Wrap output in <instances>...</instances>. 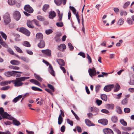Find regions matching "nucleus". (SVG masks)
Wrapping results in <instances>:
<instances>
[{
  "mask_svg": "<svg viewBox=\"0 0 134 134\" xmlns=\"http://www.w3.org/2000/svg\"><path fill=\"white\" fill-rule=\"evenodd\" d=\"M23 81L21 77L16 78L15 80H12V82L14 84V86L16 87L21 86H23L24 83L22 82Z\"/></svg>",
  "mask_w": 134,
  "mask_h": 134,
  "instance_id": "nucleus-1",
  "label": "nucleus"
},
{
  "mask_svg": "<svg viewBox=\"0 0 134 134\" xmlns=\"http://www.w3.org/2000/svg\"><path fill=\"white\" fill-rule=\"evenodd\" d=\"M90 110L92 113H89L87 114L89 117H91L93 116L98 114L99 110L96 108L94 107H91Z\"/></svg>",
  "mask_w": 134,
  "mask_h": 134,
  "instance_id": "nucleus-2",
  "label": "nucleus"
},
{
  "mask_svg": "<svg viewBox=\"0 0 134 134\" xmlns=\"http://www.w3.org/2000/svg\"><path fill=\"white\" fill-rule=\"evenodd\" d=\"M3 19L5 25H7L11 21L9 14L8 13H6L3 16Z\"/></svg>",
  "mask_w": 134,
  "mask_h": 134,
  "instance_id": "nucleus-3",
  "label": "nucleus"
},
{
  "mask_svg": "<svg viewBox=\"0 0 134 134\" xmlns=\"http://www.w3.org/2000/svg\"><path fill=\"white\" fill-rule=\"evenodd\" d=\"M0 117H13L11 115L7 112H4V110L2 107H0Z\"/></svg>",
  "mask_w": 134,
  "mask_h": 134,
  "instance_id": "nucleus-4",
  "label": "nucleus"
},
{
  "mask_svg": "<svg viewBox=\"0 0 134 134\" xmlns=\"http://www.w3.org/2000/svg\"><path fill=\"white\" fill-rule=\"evenodd\" d=\"M15 73H22V72L20 71H9L7 72H6L5 73V75L7 77H10L11 76H15Z\"/></svg>",
  "mask_w": 134,
  "mask_h": 134,
  "instance_id": "nucleus-5",
  "label": "nucleus"
},
{
  "mask_svg": "<svg viewBox=\"0 0 134 134\" xmlns=\"http://www.w3.org/2000/svg\"><path fill=\"white\" fill-rule=\"evenodd\" d=\"M19 31L25 34L27 36H29L30 35V32L24 27H21L20 28Z\"/></svg>",
  "mask_w": 134,
  "mask_h": 134,
  "instance_id": "nucleus-6",
  "label": "nucleus"
},
{
  "mask_svg": "<svg viewBox=\"0 0 134 134\" xmlns=\"http://www.w3.org/2000/svg\"><path fill=\"white\" fill-rule=\"evenodd\" d=\"M88 72L90 76L92 77L93 76H95L96 74V71L95 68H90L88 70Z\"/></svg>",
  "mask_w": 134,
  "mask_h": 134,
  "instance_id": "nucleus-7",
  "label": "nucleus"
},
{
  "mask_svg": "<svg viewBox=\"0 0 134 134\" xmlns=\"http://www.w3.org/2000/svg\"><path fill=\"white\" fill-rule=\"evenodd\" d=\"M13 16L15 19L16 21H18L20 18L21 14L18 11H15L13 14Z\"/></svg>",
  "mask_w": 134,
  "mask_h": 134,
  "instance_id": "nucleus-8",
  "label": "nucleus"
},
{
  "mask_svg": "<svg viewBox=\"0 0 134 134\" xmlns=\"http://www.w3.org/2000/svg\"><path fill=\"white\" fill-rule=\"evenodd\" d=\"M24 9L26 12L31 13H32L34 11L32 8L28 4L25 5Z\"/></svg>",
  "mask_w": 134,
  "mask_h": 134,
  "instance_id": "nucleus-9",
  "label": "nucleus"
},
{
  "mask_svg": "<svg viewBox=\"0 0 134 134\" xmlns=\"http://www.w3.org/2000/svg\"><path fill=\"white\" fill-rule=\"evenodd\" d=\"M113 85H110L105 86L104 90L105 92H108L111 90L114 87Z\"/></svg>",
  "mask_w": 134,
  "mask_h": 134,
  "instance_id": "nucleus-10",
  "label": "nucleus"
},
{
  "mask_svg": "<svg viewBox=\"0 0 134 134\" xmlns=\"http://www.w3.org/2000/svg\"><path fill=\"white\" fill-rule=\"evenodd\" d=\"M42 52L49 57L51 56V51L49 49L42 50H41Z\"/></svg>",
  "mask_w": 134,
  "mask_h": 134,
  "instance_id": "nucleus-11",
  "label": "nucleus"
},
{
  "mask_svg": "<svg viewBox=\"0 0 134 134\" xmlns=\"http://www.w3.org/2000/svg\"><path fill=\"white\" fill-rule=\"evenodd\" d=\"M66 0H54V2L55 4L58 6L60 5L62 3V2L63 5L65 4Z\"/></svg>",
  "mask_w": 134,
  "mask_h": 134,
  "instance_id": "nucleus-12",
  "label": "nucleus"
},
{
  "mask_svg": "<svg viewBox=\"0 0 134 134\" xmlns=\"http://www.w3.org/2000/svg\"><path fill=\"white\" fill-rule=\"evenodd\" d=\"M9 119L13 120V123L14 125L18 126L20 125V122L15 119L14 118H8Z\"/></svg>",
  "mask_w": 134,
  "mask_h": 134,
  "instance_id": "nucleus-13",
  "label": "nucleus"
},
{
  "mask_svg": "<svg viewBox=\"0 0 134 134\" xmlns=\"http://www.w3.org/2000/svg\"><path fill=\"white\" fill-rule=\"evenodd\" d=\"M98 121L99 123H100L104 125H107L108 123V121L105 119H102L99 120Z\"/></svg>",
  "mask_w": 134,
  "mask_h": 134,
  "instance_id": "nucleus-14",
  "label": "nucleus"
},
{
  "mask_svg": "<svg viewBox=\"0 0 134 134\" xmlns=\"http://www.w3.org/2000/svg\"><path fill=\"white\" fill-rule=\"evenodd\" d=\"M56 16V13L54 11H50L49 13V18L51 19H53Z\"/></svg>",
  "mask_w": 134,
  "mask_h": 134,
  "instance_id": "nucleus-15",
  "label": "nucleus"
},
{
  "mask_svg": "<svg viewBox=\"0 0 134 134\" xmlns=\"http://www.w3.org/2000/svg\"><path fill=\"white\" fill-rule=\"evenodd\" d=\"M38 46L40 48H44L45 46V43L44 41L40 40V42L38 44Z\"/></svg>",
  "mask_w": 134,
  "mask_h": 134,
  "instance_id": "nucleus-16",
  "label": "nucleus"
},
{
  "mask_svg": "<svg viewBox=\"0 0 134 134\" xmlns=\"http://www.w3.org/2000/svg\"><path fill=\"white\" fill-rule=\"evenodd\" d=\"M105 134H114L112 130L109 129H106L103 130Z\"/></svg>",
  "mask_w": 134,
  "mask_h": 134,
  "instance_id": "nucleus-17",
  "label": "nucleus"
},
{
  "mask_svg": "<svg viewBox=\"0 0 134 134\" xmlns=\"http://www.w3.org/2000/svg\"><path fill=\"white\" fill-rule=\"evenodd\" d=\"M66 47L65 44H61L58 46V49L59 50L63 51L64 50L66 49Z\"/></svg>",
  "mask_w": 134,
  "mask_h": 134,
  "instance_id": "nucleus-18",
  "label": "nucleus"
},
{
  "mask_svg": "<svg viewBox=\"0 0 134 134\" xmlns=\"http://www.w3.org/2000/svg\"><path fill=\"white\" fill-rule=\"evenodd\" d=\"M49 68V71L50 73L52 76H55V72L53 69L52 66L51 65H50Z\"/></svg>",
  "mask_w": 134,
  "mask_h": 134,
  "instance_id": "nucleus-19",
  "label": "nucleus"
},
{
  "mask_svg": "<svg viewBox=\"0 0 134 134\" xmlns=\"http://www.w3.org/2000/svg\"><path fill=\"white\" fill-rule=\"evenodd\" d=\"M57 62L58 63V64L61 66H64L65 65V63L64 61L62 59H59L57 60Z\"/></svg>",
  "mask_w": 134,
  "mask_h": 134,
  "instance_id": "nucleus-20",
  "label": "nucleus"
},
{
  "mask_svg": "<svg viewBox=\"0 0 134 134\" xmlns=\"http://www.w3.org/2000/svg\"><path fill=\"white\" fill-rule=\"evenodd\" d=\"M30 81L32 83L39 86H40V82L37 80L34 79H32L30 80Z\"/></svg>",
  "mask_w": 134,
  "mask_h": 134,
  "instance_id": "nucleus-21",
  "label": "nucleus"
},
{
  "mask_svg": "<svg viewBox=\"0 0 134 134\" xmlns=\"http://www.w3.org/2000/svg\"><path fill=\"white\" fill-rule=\"evenodd\" d=\"M12 82V81H4L1 82L0 85L1 86H4L10 84Z\"/></svg>",
  "mask_w": 134,
  "mask_h": 134,
  "instance_id": "nucleus-22",
  "label": "nucleus"
},
{
  "mask_svg": "<svg viewBox=\"0 0 134 134\" xmlns=\"http://www.w3.org/2000/svg\"><path fill=\"white\" fill-rule=\"evenodd\" d=\"M85 122L86 125L88 126L94 125V124L92 123L90 120L87 119H85Z\"/></svg>",
  "mask_w": 134,
  "mask_h": 134,
  "instance_id": "nucleus-23",
  "label": "nucleus"
},
{
  "mask_svg": "<svg viewBox=\"0 0 134 134\" xmlns=\"http://www.w3.org/2000/svg\"><path fill=\"white\" fill-rule=\"evenodd\" d=\"M27 26L30 28H33L34 26L32 24V21L30 20H28L27 22Z\"/></svg>",
  "mask_w": 134,
  "mask_h": 134,
  "instance_id": "nucleus-24",
  "label": "nucleus"
},
{
  "mask_svg": "<svg viewBox=\"0 0 134 134\" xmlns=\"http://www.w3.org/2000/svg\"><path fill=\"white\" fill-rule=\"evenodd\" d=\"M10 63L12 65H18L19 64L20 62L18 61L14 60H12L10 61Z\"/></svg>",
  "mask_w": 134,
  "mask_h": 134,
  "instance_id": "nucleus-25",
  "label": "nucleus"
},
{
  "mask_svg": "<svg viewBox=\"0 0 134 134\" xmlns=\"http://www.w3.org/2000/svg\"><path fill=\"white\" fill-rule=\"evenodd\" d=\"M22 97L21 95H19L17 97L15 98L13 100V102L14 103H16L18 100L20 99Z\"/></svg>",
  "mask_w": 134,
  "mask_h": 134,
  "instance_id": "nucleus-26",
  "label": "nucleus"
},
{
  "mask_svg": "<svg viewBox=\"0 0 134 134\" xmlns=\"http://www.w3.org/2000/svg\"><path fill=\"white\" fill-rule=\"evenodd\" d=\"M36 37L37 39L40 40L42 39L43 38L42 34L41 33H37L36 35Z\"/></svg>",
  "mask_w": 134,
  "mask_h": 134,
  "instance_id": "nucleus-27",
  "label": "nucleus"
},
{
  "mask_svg": "<svg viewBox=\"0 0 134 134\" xmlns=\"http://www.w3.org/2000/svg\"><path fill=\"white\" fill-rule=\"evenodd\" d=\"M49 6L48 4H44L42 8V10L44 12H46L47 10L49 8Z\"/></svg>",
  "mask_w": 134,
  "mask_h": 134,
  "instance_id": "nucleus-28",
  "label": "nucleus"
},
{
  "mask_svg": "<svg viewBox=\"0 0 134 134\" xmlns=\"http://www.w3.org/2000/svg\"><path fill=\"white\" fill-rule=\"evenodd\" d=\"M35 78L37 79L38 81L42 82V79L38 75L35 73L34 74Z\"/></svg>",
  "mask_w": 134,
  "mask_h": 134,
  "instance_id": "nucleus-29",
  "label": "nucleus"
},
{
  "mask_svg": "<svg viewBox=\"0 0 134 134\" xmlns=\"http://www.w3.org/2000/svg\"><path fill=\"white\" fill-rule=\"evenodd\" d=\"M0 43L3 46L5 47H6L7 46V45L5 43V42H4L2 38L1 37V36L0 35Z\"/></svg>",
  "mask_w": 134,
  "mask_h": 134,
  "instance_id": "nucleus-30",
  "label": "nucleus"
},
{
  "mask_svg": "<svg viewBox=\"0 0 134 134\" xmlns=\"http://www.w3.org/2000/svg\"><path fill=\"white\" fill-rule=\"evenodd\" d=\"M114 107V105L113 104H108L106 105L107 108L109 109H112Z\"/></svg>",
  "mask_w": 134,
  "mask_h": 134,
  "instance_id": "nucleus-31",
  "label": "nucleus"
},
{
  "mask_svg": "<svg viewBox=\"0 0 134 134\" xmlns=\"http://www.w3.org/2000/svg\"><path fill=\"white\" fill-rule=\"evenodd\" d=\"M129 84L131 85H134V76H132L131 78Z\"/></svg>",
  "mask_w": 134,
  "mask_h": 134,
  "instance_id": "nucleus-32",
  "label": "nucleus"
},
{
  "mask_svg": "<svg viewBox=\"0 0 134 134\" xmlns=\"http://www.w3.org/2000/svg\"><path fill=\"white\" fill-rule=\"evenodd\" d=\"M120 85L118 84H116L114 89V91L116 92L118 91L120 89Z\"/></svg>",
  "mask_w": 134,
  "mask_h": 134,
  "instance_id": "nucleus-33",
  "label": "nucleus"
},
{
  "mask_svg": "<svg viewBox=\"0 0 134 134\" xmlns=\"http://www.w3.org/2000/svg\"><path fill=\"white\" fill-rule=\"evenodd\" d=\"M8 3L10 5H13L15 4V0H8Z\"/></svg>",
  "mask_w": 134,
  "mask_h": 134,
  "instance_id": "nucleus-34",
  "label": "nucleus"
},
{
  "mask_svg": "<svg viewBox=\"0 0 134 134\" xmlns=\"http://www.w3.org/2000/svg\"><path fill=\"white\" fill-rule=\"evenodd\" d=\"M101 98L103 100L106 101L107 100V97L106 95L102 94L101 96Z\"/></svg>",
  "mask_w": 134,
  "mask_h": 134,
  "instance_id": "nucleus-35",
  "label": "nucleus"
},
{
  "mask_svg": "<svg viewBox=\"0 0 134 134\" xmlns=\"http://www.w3.org/2000/svg\"><path fill=\"white\" fill-rule=\"evenodd\" d=\"M37 18L38 20L41 21H44L45 20V19L43 17L40 15L37 16Z\"/></svg>",
  "mask_w": 134,
  "mask_h": 134,
  "instance_id": "nucleus-36",
  "label": "nucleus"
},
{
  "mask_svg": "<svg viewBox=\"0 0 134 134\" xmlns=\"http://www.w3.org/2000/svg\"><path fill=\"white\" fill-rule=\"evenodd\" d=\"M116 110L117 112L119 114H121L122 113V111L121 110V108L120 107H116Z\"/></svg>",
  "mask_w": 134,
  "mask_h": 134,
  "instance_id": "nucleus-37",
  "label": "nucleus"
},
{
  "mask_svg": "<svg viewBox=\"0 0 134 134\" xmlns=\"http://www.w3.org/2000/svg\"><path fill=\"white\" fill-rule=\"evenodd\" d=\"M32 21L34 22L35 25L38 27H40L41 25L39 22L36 19H34L32 20Z\"/></svg>",
  "mask_w": 134,
  "mask_h": 134,
  "instance_id": "nucleus-38",
  "label": "nucleus"
},
{
  "mask_svg": "<svg viewBox=\"0 0 134 134\" xmlns=\"http://www.w3.org/2000/svg\"><path fill=\"white\" fill-rule=\"evenodd\" d=\"M69 8L72 10L74 14L75 15H76V9L73 6H70L69 7Z\"/></svg>",
  "mask_w": 134,
  "mask_h": 134,
  "instance_id": "nucleus-39",
  "label": "nucleus"
},
{
  "mask_svg": "<svg viewBox=\"0 0 134 134\" xmlns=\"http://www.w3.org/2000/svg\"><path fill=\"white\" fill-rule=\"evenodd\" d=\"M31 88L34 91H42V90L41 89L34 86L32 87Z\"/></svg>",
  "mask_w": 134,
  "mask_h": 134,
  "instance_id": "nucleus-40",
  "label": "nucleus"
},
{
  "mask_svg": "<svg viewBox=\"0 0 134 134\" xmlns=\"http://www.w3.org/2000/svg\"><path fill=\"white\" fill-rule=\"evenodd\" d=\"M14 47L17 52L20 53H23V51L19 47L15 46H14Z\"/></svg>",
  "mask_w": 134,
  "mask_h": 134,
  "instance_id": "nucleus-41",
  "label": "nucleus"
},
{
  "mask_svg": "<svg viewBox=\"0 0 134 134\" xmlns=\"http://www.w3.org/2000/svg\"><path fill=\"white\" fill-rule=\"evenodd\" d=\"M102 74H100L98 75V77H103L104 76H107L108 75V74L107 73L105 72H102Z\"/></svg>",
  "mask_w": 134,
  "mask_h": 134,
  "instance_id": "nucleus-42",
  "label": "nucleus"
},
{
  "mask_svg": "<svg viewBox=\"0 0 134 134\" xmlns=\"http://www.w3.org/2000/svg\"><path fill=\"white\" fill-rule=\"evenodd\" d=\"M120 14L121 16H122L123 15L124 16L126 15L127 14V13L126 11L121 10L120 12Z\"/></svg>",
  "mask_w": 134,
  "mask_h": 134,
  "instance_id": "nucleus-43",
  "label": "nucleus"
},
{
  "mask_svg": "<svg viewBox=\"0 0 134 134\" xmlns=\"http://www.w3.org/2000/svg\"><path fill=\"white\" fill-rule=\"evenodd\" d=\"M23 45L24 46L26 47H30L31 46V45L30 44L29 42L27 41H25L24 42V43L23 44Z\"/></svg>",
  "mask_w": 134,
  "mask_h": 134,
  "instance_id": "nucleus-44",
  "label": "nucleus"
},
{
  "mask_svg": "<svg viewBox=\"0 0 134 134\" xmlns=\"http://www.w3.org/2000/svg\"><path fill=\"white\" fill-rule=\"evenodd\" d=\"M0 34H1L2 37L5 40H6L7 38V36L2 31H0Z\"/></svg>",
  "mask_w": 134,
  "mask_h": 134,
  "instance_id": "nucleus-45",
  "label": "nucleus"
},
{
  "mask_svg": "<svg viewBox=\"0 0 134 134\" xmlns=\"http://www.w3.org/2000/svg\"><path fill=\"white\" fill-rule=\"evenodd\" d=\"M124 20L122 18H121L118 21V25H122L124 23Z\"/></svg>",
  "mask_w": 134,
  "mask_h": 134,
  "instance_id": "nucleus-46",
  "label": "nucleus"
},
{
  "mask_svg": "<svg viewBox=\"0 0 134 134\" xmlns=\"http://www.w3.org/2000/svg\"><path fill=\"white\" fill-rule=\"evenodd\" d=\"M10 87L9 86H4L1 88V90L3 91L7 90L9 89L10 88Z\"/></svg>",
  "mask_w": 134,
  "mask_h": 134,
  "instance_id": "nucleus-47",
  "label": "nucleus"
},
{
  "mask_svg": "<svg viewBox=\"0 0 134 134\" xmlns=\"http://www.w3.org/2000/svg\"><path fill=\"white\" fill-rule=\"evenodd\" d=\"M53 32V30L51 29L46 30L45 31V33L47 35H49Z\"/></svg>",
  "mask_w": 134,
  "mask_h": 134,
  "instance_id": "nucleus-48",
  "label": "nucleus"
},
{
  "mask_svg": "<svg viewBox=\"0 0 134 134\" xmlns=\"http://www.w3.org/2000/svg\"><path fill=\"white\" fill-rule=\"evenodd\" d=\"M47 86L48 87L51 89L53 92H54L55 91L54 89L53 86L49 84H48L47 85Z\"/></svg>",
  "mask_w": 134,
  "mask_h": 134,
  "instance_id": "nucleus-49",
  "label": "nucleus"
},
{
  "mask_svg": "<svg viewBox=\"0 0 134 134\" xmlns=\"http://www.w3.org/2000/svg\"><path fill=\"white\" fill-rule=\"evenodd\" d=\"M128 99L125 98L122 101V104L123 105H126L127 103Z\"/></svg>",
  "mask_w": 134,
  "mask_h": 134,
  "instance_id": "nucleus-50",
  "label": "nucleus"
},
{
  "mask_svg": "<svg viewBox=\"0 0 134 134\" xmlns=\"http://www.w3.org/2000/svg\"><path fill=\"white\" fill-rule=\"evenodd\" d=\"M120 122L122 125L124 126H126L127 125L126 122L123 119L120 120Z\"/></svg>",
  "mask_w": 134,
  "mask_h": 134,
  "instance_id": "nucleus-51",
  "label": "nucleus"
},
{
  "mask_svg": "<svg viewBox=\"0 0 134 134\" xmlns=\"http://www.w3.org/2000/svg\"><path fill=\"white\" fill-rule=\"evenodd\" d=\"M20 58L22 60L26 62H28L29 61V59L25 57H20Z\"/></svg>",
  "mask_w": 134,
  "mask_h": 134,
  "instance_id": "nucleus-52",
  "label": "nucleus"
},
{
  "mask_svg": "<svg viewBox=\"0 0 134 134\" xmlns=\"http://www.w3.org/2000/svg\"><path fill=\"white\" fill-rule=\"evenodd\" d=\"M58 27H61L63 25V24L62 22H58L56 24Z\"/></svg>",
  "mask_w": 134,
  "mask_h": 134,
  "instance_id": "nucleus-53",
  "label": "nucleus"
},
{
  "mask_svg": "<svg viewBox=\"0 0 134 134\" xmlns=\"http://www.w3.org/2000/svg\"><path fill=\"white\" fill-rule=\"evenodd\" d=\"M100 87L101 86L99 85H97L96 86V93H97L99 91Z\"/></svg>",
  "mask_w": 134,
  "mask_h": 134,
  "instance_id": "nucleus-54",
  "label": "nucleus"
},
{
  "mask_svg": "<svg viewBox=\"0 0 134 134\" xmlns=\"http://www.w3.org/2000/svg\"><path fill=\"white\" fill-rule=\"evenodd\" d=\"M127 21L128 23L130 25H131L133 24V22L131 19L128 18L127 19Z\"/></svg>",
  "mask_w": 134,
  "mask_h": 134,
  "instance_id": "nucleus-55",
  "label": "nucleus"
},
{
  "mask_svg": "<svg viewBox=\"0 0 134 134\" xmlns=\"http://www.w3.org/2000/svg\"><path fill=\"white\" fill-rule=\"evenodd\" d=\"M7 51L10 54H14V52L13 50L10 48H8L7 49Z\"/></svg>",
  "mask_w": 134,
  "mask_h": 134,
  "instance_id": "nucleus-56",
  "label": "nucleus"
},
{
  "mask_svg": "<svg viewBox=\"0 0 134 134\" xmlns=\"http://www.w3.org/2000/svg\"><path fill=\"white\" fill-rule=\"evenodd\" d=\"M67 122L68 124H70L71 126L73 125V121L70 120L69 119H67Z\"/></svg>",
  "mask_w": 134,
  "mask_h": 134,
  "instance_id": "nucleus-57",
  "label": "nucleus"
},
{
  "mask_svg": "<svg viewBox=\"0 0 134 134\" xmlns=\"http://www.w3.org/2000/svg\"><path fill=\"white\" fill-rule=\"evenodd\" d=\"M130 2H126L124 4L123 8L124 9H126L127 7V6L129 5Z\"/></svg>",
  "mask_w": 134,
  "mask_h": 134,
  "instance_id": "nucleus-58",
  "label": "nucleus"
},
{
  "mask_svg": "<svg viewBox=\"0 0 134 134\" xmlns=\"http://www.w3.org/2000/svg\"><path fill=\"white\" fill-rule=\"evenodd\" d=\"M68 45L70 50L72 51L74 47L72 46L71 44L70 43H68Z\"/></svg>",
  "mask_w": 134,
  "mask_h": 134,
  "instance_id": "nucleus-59",
  "label": "nucleus"
},
{
  "mask_svg": "<svg viewBox=\"0 0 134 134\" xmlns=\"http://www.w3.org/2000/svg\"><path fill=\"white\" fill-rule=\"evenodd\" d=\"M124 110L125 113H129L130 111V109L128 108H125L124 109Z\"/></svg>",
  "mask_w": 134,
  "mask_h": 134,
  "instance_id": "nucleus-60",
  "label": "nucleus"
},
{
  "mask_svg": "<svg viewBox=\"0 0 134 134\" xmlns=\"http://www.w3.org/2000/svg\"><path fill=\"white\" fill-rule=\"evenodd\" d=\"M58 123L59 125H60L63 122V118H58Z\"/></svg>",
  "mask_w": 134,
  "mask_h": 134,
  "instance_id": "nucleus-61",
  "label": "nucleus"
},
{
  "mask_svg": "<svg viewBox=\"0 0 134 134\" xmlns=\"http://www.w3.org/2000/svg\"><path fill=\"white\" fill-rule=\"evenodd\" d=\"M59 19L58 20V21H60L62 19V16H63V13H61V15H58Z\"/></svg>",
  "mask_w": 134,
  "mask_h": 134,
  "instance_id": "nucleus-62",
  "label": "nucleus"
},
{
  "mask_svg": "<svg viewBox=\"0 0 134 134\" xmlns=\"http://www.w3.org/2000/svg\"><path fill=\"white\" fill-rule=\"evenodd\" d=\"M96 103L98 105H100L102 103V101L101 100L97 99L96 100Z\"/></svg>",
  "mask_w": 134,
  "mask_h": 134,
  "instance_id": "nucleus-63",
  "label": "nucleus"
},
{
  "mask_svg": "<svg viewBox=\"0 0 134 134\" xmlns=\"http://www.w3.org/2000/svg\"><path fill=\"white\" fill-rule=\"evenodd\" d=\"M0 134H11V133L9 131H7L5 132H0Z\"/></svg>",
  "mask_w": 134,
  "mask_h": 134,
  "instance_id": "nucleus-64",
  "label": "nucleus"
}]
</instances>
